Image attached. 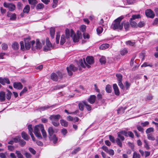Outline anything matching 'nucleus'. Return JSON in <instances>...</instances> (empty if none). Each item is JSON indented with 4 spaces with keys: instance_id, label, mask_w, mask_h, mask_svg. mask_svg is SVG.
Instances as JSON below:
<instances>
[{
    "instance_id": "nucleus-31",
    "label": "nucleus",
    "mask_w": 158,
    "mask_h": 158,
    "mask_svg": "<svg viewBox=\"0 0 158 158\" xmlns=\"http://www.w3.org/2000/svg\"><path fill=\"white\" fill-rule=\"evenodd\" d=\"M99 61L102 64H105L106 63V59L105 57L102 56L99 59Z\"/></svg>"
},
{
    "instance_id": "nucleus-53",
    "label": "nucleus",
    "mask_w": 158,
    "mask_h": 158,
    "mask_svg": "<svg viewBox=\"0 0 158 158\" xmlns=\"http://www.w3.org/2000/svg\"><path fill=\"white\" fill-rule=\"evenodd\" d=\"M152 64H148V63L147 62H145L142 65L141 67H147V66H150L151 67H152Z\"/></svg>"
},
{
    "instance_id": "nucleus-33",
    "label": "nucleus",
    "mask_w": 158,
    "mask_h": 158,
    "mask_svg": "<svg viewBox=\"0 0 158 158\" xmlns=\"http://www.w3.org/2000/svg\"><path fill=\"white\" fill-rule=\"evenodd\" d=\"M18 158H24V157L22 154L19 151H16L15 152Z\"/></svg>"
},
{
    "instance_id": "nucleus-23",
    "label": "nucleus",
    "mask_w": 158,
    "mask_h": 158,
    "mask_svg": "<svg viewBox=\"0 0 158 158\" xmlns=\"http://www.w3.org/2000/svg\"><path fill=\"white\" fill-rule=\"evenodd\" d=\"M141 17L139 14L133 15L130 18V20H135L137 19L140 18Z\"/></svg>"
},
{
    "instance_id": "nucleus-24",
    "label": "nucleus",
    "mask_w": 158,
    "mask_h": 158,
    "mask_svg": "<svg viewBox=\"0 0 158 158\" xmlns=\"http://www.w3.org/2000/svg\"><path fill=\"white\" fill-rule=\"evenodd\" d=\"M118 82L122 81L123 76L121 74H117L116 75Z\"/></svg>"
},
{
    "instance_id": "nucleus-42",
    "label": "nucleus",
    "mask_w": 158,
    "mask_h": 158,
    "mask_svg": "<svg viewBox=\"0 0 158 158\" xmlns=\"http://www.w3.org/2000/svg\"><path fill=\"white\" fill-rule=\"evenodd\" d=\"M103 30V28L101 26H100L97 29V31L98 34L102 33Z\"/></svg>"
},
{
    "instance_id": "nucleus-13",
    "label": "nucleus",
    "mask_w": 158,
    "mask_h": 158,
    "mask_svg": "<svg viewBox=\"0 0 158 158\" xmlns=\"http://www.w3.org/2000/svg\"><path fill=\"white\" fill-rule=\"evenodd\" d=\"M113 88L115 94L117 96H118L119 95L120 92L118 86L116 84H114L113 85Z\"/></svg>"
},
{
    "instance_id": "nucleus-36",
    "label": "nucleus",
    "mask_w": 158,
    "mask_h": 158,
    "mask_svg": "<svg viewBox=\"0 0 158 158\" xmlns=\"http://www.w3.org/2000/svg\"><path fill=\"white\" fill-rule=\"evenodd\" d=\"M30 10V7L28 5L25 6L23 10L24 13H28Z\"/></svg>"
},
{
    "instance_id": "nucleus-49",
    "label": "nucleus",
    "mask_w": 158,
    "mask_h": 158,
    "mask_svg": "<svg viewBox=\"0 0 158 158\" xmlns=\"http://www.w3.org/2000/svg\"><path fill=\"white\" fill-rule=\"evenodd\" d=\"M28 129L29 130V134L30 135L32 134L33 129L31 125H29L28 126Z\"/></svg>"
},
{
    "instance_id": "nucleus-57",
    "label": "nucleus",
    "mask_w": 158,
    "mask_h": 158,
    "mask_svg": "<svg viewBox=\"0 0 158 158\" xmlns=\"http://www.w3.org/2000/svg\"><path fill=\"white\" fill-rule=\"evenodd\" d=\"M2 48L4 50H6L8 48V46L7 44L3 43L2 45Z\"/></svg>"
},
{
    "instance_id": "nucleus-28",
    "label": "nucleus",
    "mask_w": 158,
    "mask_h": 158,
    "mask_svg": "<svg viewBox=\"0 0 158 158\" xmlns=\"http://www.w3.org/2000/svg\"><path fill=\"white\" fill-rule=\"evenodd\" d=\"M60 123L62 126L64 127H67L68 124V122L63 119H61L60 120Z\"/></svg>"
},
{
    "instance_id": "nucleus-17",
    "label": "nucleus",
    "mask_w": 158,
    "mask_h": 158,
    "mask_svg": "<svg viewBox=\"0 0 158 158\" xmlns=\"http://www.w3.org/2000/svg\"><path fill=\"white\" fill-rule=\"evenodd\" d=\"M49 139L53 141L54 144L56 143L58 140L57 138L55 135L49 136Z\"/></svg>"
},
{
    "instance_id": "nucleus-5",
    "label": "nucleus",
    "mask_w": 158,
    "mask_h": 158,
    "mask_svg": "<svg viewBox=\"0 0 158 158\" xmlns=\"http://www.w3.org/2000/svg\"><path fill=\"white\" fill-rule=\"evenodd\" d=\"M31 39L30 37L25 38L24 40L25 42V47L26 49H29L31 45L32 46L35 43L34 40H31Z\"/></svg>"
},
{
    "instance_id": "nucleus-41",
    "label": "nucleus",
    "mask_w": 158,
    "mask_h": 158,
    "mask_svg": "<svg viewBox=\"0 0 158 158\" xmlns=\"http://www.w3.org/2000/svg\"><path fill=\"white\" fill-rule=\"evenodd\" d=\"M154 131V129L153 127H150L148 128L146 131V134H148L149 133L153 132Z\"/></svg>"
},
{
    "instance_id": "nucleus-46",
    "label": "nucleus",
    "mask_w": 158,
    "mask_h": 158,
    "mask_svg": "<svg viewBox=\"0 0 158 158\" xmlns=\"http://www.w3.org/2000/svg\"><path fill=\"white\" fill-rule=\"evenodd\" d=\"M42 129H42V131H41V132L43 137L44 138H45L47 136L46 132L44 130V127L43 128H42Z\"/></svg>"
},
{
    "instance_id": "nucleus-6",
    "label": "nucleus",
    "mask_w": 158,
    "mask_h": 158,
    "mask_svg": "<svg viewBox=\"0 0 158 158\" xmlns=\"http://www.w3.org/2000/svg\"><path fill=\"white\" fill-rule=\"evenodd\" d=\"M4 7L8 8L10 11H13L16 8L15 5L12 3H6L5 2L3 3Z\"/></svg>"
},
{
    "instance_id": "nucleus-60",
    "label": "nucleus",
    "mask_w": 158,
    "mask_h": 158,
    "mask_svg": "<svg viewBox=\"0 0 158 158\" xmlns=\"http://www.w3.org/2000/svg\"><path fill=\"white\" fill-rule=\"evenodd\" d=\"M118 133H120V134L123 135H125L126 136H127V132H126L125 131H121L118 132Z\"/></svg>"
},
{
    "instance_id": "nucleus-11",
    "label": "nucleus",
    "mask_w": 158,
    "mask_h": 158,
    "mask_svg": "<svg viewBox=\"0 0 158 158\" xmlns=\"http://www.w3.org/2000/svg\"><path fill=\"white\" fill-rule=\"evenodd\" d=\"M0 83L3 85H5L6 83L10 84V82L8 78L0 77Z\"/></svg>"
},
{
    "instance_id": "nucleus-47",
    "label": "nucleus",
    "mask_w": 158,
    "mask_h": 158,
    "mask_svg": "<svg viewBox=\"0 0 158 158\" xmlns=\"http://www.w3.org/2000/svg\"><path fill=\"white\" fill-rule=\"evenodd\" d=\"M19 143L20 145L22 147L24 146L26 143V142L25 141L21 139Z\"/></svg>"
},
{
    "instance_id": "nucleus-18",
    "label": "nucleus",
    "mask_w": 158,
    "mask_h": 158,
    "mask_svg": "<svg viewBox=\"0 0 158 158\" xmlns=\"http://www.w3.org/2000/svg\"><path fill=\"white\" fill-rule=\"evenodd\" d=\"M22 137L26 140H28L30 137L25 132L23 131L21 133Z\"/></svg>"
},
{
    "instance_id": "nucleus-3",
    "label": "nucleus",
    "mask_w": 158,
    "mask_h": 158,
    "mask_svg": "<svg viewBox=\"0 0 158 158\" xmlns=\"http://www.w3.org/2000/svg\"><path fill=\"white\" fill-rule=\"evenodd\" d=\"M60 118V115L58 114L56 115H51L49 118L52 121V123L53 125L56 127L60 125L59 120Z\"/></svg>"
},
{
    "instance_id": "nucleus-26",
    "label": "nucleus",
    "mask_w": 158,
    "mask_h": 158,
    "mask_svg": "<svg viewBox=\"0 0 158 158\" xmlns=\"http://www.w3.org/2000/svg\"><path fill=\"white\" fill-rule=\"evenodd\" d=\"M106 92L108 93H110L112 91V87L110 85H107L106 87Z\"/></svg>"
},
{
    "instance_id": "nucleus-62",
    "label": "nucleus",
    "mask_w": 158,
    "mask_h": 158,
    "mask_svg": "<svg viewBox=\"0 0 158 158\" xmlns=\"http://www.w3.org/2000/svg\"><path fill=\"white\" fill-rule=\"evenodd\" d=\"M145 25V23L143 22H140L138 24H137V27H142L144 26Z\"/></svg>"
},
{
    "instance_id": "nucleus-64",
    "label": "nucleus",
    "mask_w": 158,
    "mask_h": 158,
    "mask_svg": "<svg viewBox=\"0 0 158 158\" xmlns=\"http://www.w3.org/2000/svg\"><path fill=\"white\" fill-rule=\"evenodd\" d=\"M24 155L27 158H31V155L28 152H25L24 153Z\"/></svg>"
},
{
    "instance_id": "nucleus-14",
    "label": "nucleus",
    "mask_w": 158,
    "mask_h": 158,
    "mask_svg": "<svg viewBox=\"0 0 158 158\" xmlns=\"http://www.w3.org/2000/svg\"><path fill=\"white\" fill-rule=\"evenodd\" d=\"M5 93L3 91L0 92V101L3 102L6 100Z\"/></svg>"
},
{
    "instance_id": "nucleus-21",
    "label": "nucleus",
    "mask_w": 158,
    "mask_h": 158,
    "mask_svg": "<svg viewBox=\"0 0 158 158\" xmlns=\"http://www.w3.org/2000/svg\"><path fill=\"white\" fill-rule=\"evenodd\" d=\"M42 47V45L40 44L39 40V39H37L36 40V43L35 47L37 49H40Z\"/></svg>"
},
{
    "instance_id": "nucleus-50",
    "label": "nucleus",
    "mask_w": 158,
    "mask_h": 158,
    "mask_svg": "<svg viewBox=\"0 0 158 158\" xmlns=\"http://www.w3.org/2000/svg\"><path fill=\"white\" fill-rule=\"evenodd\" d=\"M51 107V106H45L41 107L39 109L41 111H44L46 110L47 109H48L49 108H50Z\"/></svg>"
},
{
    "instance_id": "nucleus-56",
    "label": "nucleus",
    "mask_w": 158,
    "mask_h": 158,
    "mask_svg": "<svg viewBox=\"0 0 158 158\" xmlns=\"http://www.w3.org/2000/svg\"><path fill=\"white\" fill-rule=\"evenodd\" d=\"M149 122L148 121H146L144 122H142L141 123V126L143 127H145L148 125Z\"/></svg>"
},
{
    "instance_id": "nucleus-32",
    "label": "nucleus",
    "mask_w": 158,
    "mask_h": 158,
    "mask_svg": "<svg viewBox=\"0 0 158 158\" xmlns=\"http://www.w3.org/2000/svg\"><path fill=\"white\" fill-rule=\"evenodd\" d=\"M126 44L128 46H133L135 45V42L129 40L126 42Z\"/></svg>"
},
{
    "instance_id": "nucleus-40",
    "label": "nucleus",
    "mask_w": 158,
    "mask_h": 158,
    "mask_svg": "<svg viewBox=\"0 0 158 158\" xmlns=\"http://www.w3.org/2000/svg\"><path fill=\"white\" fill-rule=\"evenodd\" d=\"M46 45L48 47V48H47V49H46L45 48H44V50L45 51H48V50H49V48H50L52 47V44L50 42H46Z\"/></svg>"
},
{
    "instance_id": "nucleus-44",
    "label": "nucleus",
    "mask_w": 158,
    "mask_h": 158,
    "mask_svg": "<svg viewBox=\"0 0 158 158\" xmlns=\"http://www.w3.org/2000/svg\"><path fill=\"white\" fill-rule=\"evenodd\" d=\"M140 155L136 152H135L133 153V158H140Z\"/></svg>"
},
{
    "instance_id": "nucleus-12",
    "label": "nucleus",
    "mask_w": 158,
    "mask_h": 158,
    "mask_svg": "<svg viewBox=\"0 0 158 158\" xmlns=\"http://www.w3.org/2000/svg\"><path fill=\"white\" fill-rule=\"evenodd\" d=\"M96 97L94 95H91L89 98H88L87 101L91 104L94 103L96 100Z\"/></svg>"
},
{
    "instance_id": "nucleus-38",
    "label": "nucleus",
    "mask_w": 158,
    "mask_h": 158,
    "mask_svg": "<svg viewBox=\"0 0 158 158\" xmlns=\"http://www.w3.org/2000/svg\"><path fill=\"white\" fill-rule=\"evenodd\" d=\"M122 23H123V25L124 24V27L126 30H128L130 27V24L128 22H126L125 23H124L123 22Z\"/></svg>"
},
{
    "instance_id": "nucleus-27",
    "label": "nucleus",
    "mask_w": 158,
    "mask_h": 158,
    "mask_svg": "<svg viewBox=\"0 0 158 158\" xmlns=\"http://www.w3.org/2000/svg\"><path fill=\"white\" fill-rule=\"evenodd\" d=\"M12 47L13 49L15 50H17L19 48V45L18 43L15 42L14 43L12 44Z\"/></svg>"
},
{
    "instance_id": "nucleus-55",
    "label": "nucleus",
    "mask_w": 158,
    "mask_h": 158,
    "mask_svg": "<svg viewBox=\"0 0 158 158\" xmlns=\"http://www.w3.org/2000/svg\"><path fill=\"white\" fill-rule=\"evenodd\" d=\"M118 135V138H119V139H120L122 141H123L124 139V138L123 137V135L120 134V133H117Z\"/></svg>"
},
{
    "instance_id": "nucleus-43",
    "label": "nucleus",
    "mask_w": 158,
    "mask_h": 158,
    "mask_svg": "<svg viewBox=\"0 0 158 158\" xmlns=\"http://www.w3.org/2000/svg\"><path fill=\"white\" fill-rule=\"evenodd\" d=\"M44 6L43 3H39L36 6V9H40L43 8L44 7Z\"/></svg>"
},
{
    "instance_id": "nucleus-45",
    "label": "nucleus",
    "mask_w": 158,
    "mask_h": 158,
    "mask_svg": "<svg viewBox=\"0 0 158 158\" xmlns=\"http://www.w3.org/2000/svg\"><path fill=\"white\" fill-rule=\"evenodd\" d=\"M118 114H122L124 112V109L123 107H121L118 110Z\"/></svg>"
},
{
    "instance_id": "nucleus-15",
    "label": "nucleus",
    "mask_w": 158,
    "mask_h": 158,
    "mask_svg": "<svg viewBox=\"0 0 158 158\" xmlns=\"http://www.w3.org/2000/svg\"><path fill=\"white\" fill-rule=\"evenodd\" d=\"M13 86L14 88L19 89H21L23 88V85L20 82H15Z\"/></svg>"
},
{
    "instance_id": "nucleus-30",
    "label": "nucleus",
    "mask_w": 158,
    "mask_h": 158,
    "mask_svg": "<svg viewBox=\"0 0 158 158\" xmlns=\"http://www.w3.org/2000/svg\"><path fill=\"white\" fill-rule=\"evenodd\" d=\"M7 93L6 94V98L8 100H10L11 98V92L9 90H7Z\"/></svg>"
},
{
    "instance_id": "nucleus-63",
    "label": "nucleus",
    "mask_w": 158,
    "mask_h": 158,
    "mask_svg": "<svg viewBox=\"0 0 158 158\" xmlns=\"http://www.w3.org/2000/svg\"><path fill=\"white\" fill-rule=\"evenodd\" d=\"M86 27L85 25H82L80 27V30L83 32H84L86 29Z\"/></svg>"
},
{
    "instance_id": "nucleus-7",
    "label": "nucleus",
    "mask_w": 158,
    "mask_h": 158,
    "mask_svg": "<svg viewBox=\"0 0 158 158\" xmlns=\"http://www.w3.org/2000/svg\"><path fill=\"white\" fill-rule=\"evenodd\" d=\"M57 74L53 73L51 74V79L54 81H56L58 80V78L61 79L62 76L61 73H57Z\"/></svg>"
},
{
    "instance_id": "nucleus-61",
    "label": "nucleus",
    "mask_w": 158,
    "mask_h": 158,
    "mask_svg": "<svg viewBox=\"0 0 158 158\" xmlns=\"http://www.w3.org/2000/svg\"><path fill=\"white\" fill-rule=\"evenodd\" d=\"M125 84L126 89L127 90L128 89L131 85V84L129 83L127 81H126Z\"/></svg>"
},
{
    "instance_id": "nucleus-22",
    "label": "nucleus",
    "mask_w": 158,
    "mask_h": 158,
    "mask_svg": "<svg viewBox=\"0 0 158 158\" xmlns=\"http://www.w3.org/2000/svg\"><path fill=\"white\" fill-rule=\"evenodd\" d=\"M48 132L49 136H52L54 135L53 134L54 132V131L52 127H50L48 128Z\"/></svg>"
},
{
    "instance_id": "nucleus-4",
    "label": "nucleus",
    "mask_w": 158,
    "mask_h": 158,
    "mask_svg": "<svg viewBox=\"0 0 158 158\" xmlns=\"http://www.w3.org/2000/svg\"><path fill=\"white\" fill-rule=\"evenodd\" d=\"M44 125L42 124H40L35 126L34 129V133L35 136L39 139H42V137L40 132L42 131V128L44 127Z\"/></svg>"
},
{
    "instance_id": "nucleus-25",
    "label": "nucleus",
    "mask_w": 158,
    "mask_h": 158,
    "mask_svg": "<svg viewBox=\"0 0 158 158\" xmlns=\"http://www.w3.org/2000/svg\"><path fill=\"white\" fill-rule=\"evenodd\" d=\"M55 30L54 28L52 27L50 29V34L52 39L54 38V36L55 33Z\"/></svg>"
},
{
    "instance_id": "nucleus-29",
    "label": "nucleus",
    "mask_w": 158,
    "mask_h": 158,
    "mask_svg": "<svg viewBox=\"0 0 158 158\" xmlns=\"http://www.w3.org/2000/svg\"><path fill=\"white\" fill-rule=\"evenodd\" d=\"M84 104L83 103V101L82 102L79 103L78 104L79 108L80 110L81 111H83L84 110Z\"/></svg>"
},
{
    "instance_id": "nucleus-52",
    "label": "nucleus",
    "mask_w": 158,
    "mask_h": 158,
    "mask_svg": "<svg viewBox=\"0 0 158 158\" xmlns=\"http://www.w3.org/2000/svg\"><path fill=\"white\" fill-rule=\"evenodd\" d=\"M144 142L145 143V145H144L145 148H146L147 149H149L150 148L149 147L148 141L146 140H144Z\"/></svg>"
},
{
    "instance_id": "nucleus-54",
    "label": "nucleus",
    "mask_w": 158,
    "mask_h": 158,
    "mask_svg": "<svg viewBox=\"0 0 158 158\" xmlns=\"http://www.w3.org/2000/svg\"><path fill=\"white\" fill-rule=\"evenodd\" d=\"M29 3L31 5H35L37 2L36 0H28Z\"/></svg>"
},
{
    "instance_id": "nucleus-20",
    "label": "nucleus",
    "mask_w": 158,
    "mask_h": 158,
    "mask_svg": "<svg viewBox=\"0 0 158 158\" xmlns=\"http://www.w3.org/2000/svg\"><path fill=\"white\" fill-rule=\"evenodd\" d=\"M110 45L108 44H104L101 45L99 47V49L101 50H104L108 48Z\"/></svg>"
},
{
    "instance_id": "nucleus-39",
    "label": "nucleus",
    "mask_w": 158,
    "mask_h": 158,
    "mask_svg": "<svg viewBox=\"0 0 158 158\" xmlns=\"http://www.w3.org/2000/svg\"><path fill=\"white\" fill-rule=\"evenodd\" d=\"M65 42V36L64 35H62L61 36V40L60 41V44L61 45H63Z\"/></svg>"
},
{
    "instance_id": "nucleus-19",
    "label": "nucleus",
    "mask_w": 158,
    "mask_h": 158,
    "mask_svg": "<svg viewBox=\"0 0 158 158\" xmlns=\"http://www.w3.org/2000/svg\"><path fill=\"white\" fill-rule=\"evenodd\" d=\"M83 103L87 110L88 111H91L92 110V107L90 105L88 104L87 102L85 101H83Z\"/></svg>"
},
{
    "instance_id": "nucleus-34",
    "label": "nucleus",
    "mask_w": 158,
    "mask_h": 158,
    "mask_svg": "<svg viewBox=\"0 0 158 158\" xmlns=\"http://www.w3.org/2000/svg\"><path fill=\"white\" fill-rule=\"evenodd\" d=\"M130 23L131 26L133 27H137V24L133 20H130Z\"/></svg>"
},
{
    "instance_id": "nucleus-8",
    "label": "nucleus",
    "mask_w": 158,
    "mask_h": 158,
    "mask_svg": "<svg viewBox=\"0 0 158 158\" xmlns=\"http://www.w3.org/2000/svg\"><path fill=\"white\" fill-rule=\"evenodd\" d=\"M68 73L69 76L73 74L72 71L74 72L77 70V68L72 64L70 65L69 67L66 68Z\"/></svg>"
},
{
    "instance_id": "nucleus-58",
    "label": "nucleus",
    "mask_w": 158,
    "mask_h": 158,
    "mask_svg": "<svg viewBox=\"0 0 158 158\" xmlns=\"http://www.w3.org/2000/svg\"><path fill=\"white\" fill-rule=\"evenodd\" d=\"M80 150V148H78L73 150L72 152V154H75Z\"/></svg>"
},
{
    "instance_id": "nucleus-9",
    "label": "nucleus",
    "mask_w": 158,
    "mask_h": 158,
    "mask_svg": "<svg viewBox=\"0 0 158 158\" xmlns=\"http://www.w3.org/2000/svg\"><path fill=\"white\" fill-rule=\"evenodd\" d=\"M145 13L146 16L148 17L153 18L155 14L153 11L150 9H148L145 10Z\"/></svg>"
},
{
    "instance_id": "nucleus-48",
    "label": "nucleus",
    "mask_w": 158,
    "mask_h": 158,
    "mask_svg": "<svg viewBox=\"0 0 158 158\" xmlns=\"http://www.w3.org/2000/svg\"><path fill=\"white\" fill-rule=\"evenodd\" d=\"M116 142L117 144L120 147H122V143L119 138H117L116 139Z\"/></svg>"
},
{
    "instance_id": "nucleus-2",
    "label": "nucleus",
    "mask_w": 158,
    "mask_h": 158,
    "mask_svg": "<svg viewBox=\"0 0 158 158\" xmlns=\"http://www.w3.org/2000/svg\"><path fill=\"white\" fill-rule=\"evenodd\" d=\"M65 34L67 38H68L70 37H72L74 42H78L79 39L80 38L74 34V31L73 30H71L70 31L69 29H67L65 30Z\"/></svg>"
},
{
    "instance_id": "nucleus-1",
    "label": "nucleus",
    "mask_w": 158,
    "mask_h": 158,
    "mask_svg": "<svg viewBox=\"0 0 158 158\" xmlns=\"http://www.w3.org/2000/svg\"><path fill=\"white\" fill-rule=\"evenodd\" d=\"M123 18V16H122L114 20L112 25L113 29H119L120 30L122 29L123 23H122L121 24L120 22Z\"/></svg>"
},
{
    "instance_id": "nucleus-10",
    "label": "nucleus",
    "mask_w": 158,
    "mask_h": 158,
    "mask_svg": "<svg viewBox=\"0 0 158 158\" xmlns=\"http://www.w3.org/2000/svg\"><path fill=\"white\" fill-rule=\"evenodd\" d=\"M79 62L81 66L83 68H85V67H87L88 68H89L90 67V65L86 63L85 58L83 59V60H80Z\"/></svg>"
},
{
    "instance_id": "nucleus-35",
    "label": "nucleus",
    "mask_w": 158,
    "mask_h": 158,
    "mask_svg": "<svg viewBox=\"0 0 158 158\" xmlns=\"http://www.w3.org/2000/svg\"><path fill=\"white\" fill-rule=\"evenodd\" d=\"M147 136L148 139L149 140L154 141L155 140V138L154 136L152 134H148Z\"/></svg>"
},
{
    "instance_id": "nucleus-59",
    "label": "nucleus",
    "mask_w": 158,
    "mask_h": 158,
    "mask_svg": "<svg viewBox=\"0 0 158 158\" xmlns=\"http://www.w3.org/2000/svg\"><path fill=\"white\" fill-rule=\"evenodd\" d=\"M61 132L62 134L64 136H65L67 133V130L65 128H63L61 130Z\"/></svg>"
},
{
    "instance_id": "nucleus-37",
    "label": "nucleus",
    "mask_w": 158,
    "mask_h": 158,
    "mask_svg": "<svg viewBox=\"0 0 158 158\" xmlns=\"http://www.w3.org/2000/svg\"><path fill=\"white\" fill-rule=\"evenodd\" d=\"M120 52L122 55L123 56L125 55L128 52V51L127 48H124V49L121 50Z\"/></svg>"
},
{
    "instance_id": "nucleus-16",
    "label": "nucleus",
    "mask_w": 158,
    "mask_h": 158,
    "mask_svg": "<svg viewBox=\"0 0 158 158\" xmlns=\"http://www.w3.org/2000/svg\"><path fill=\"white\" fill-rule=\"evenodd\" d=\"M86 61L88 64H91L94 63V59L92 56H88L86 59Z\"/></svg>"
},
{
    "instance_id": "nucleus-51",
    "label": "nucleus",
    "mask_w": 158,
    "mask_h": 158,
    "mask_svg": "<svg viewBox=\"0 0 158 158\" xmlns=\"http://www.w3.org/2000/svg\"><path fill=\"white\" fill-rule=\"evenodd\" d=\"M21 139V138L19 136H16L13 139L14 141L16 143H19Z\"/></svg>"
}]
</instances>
